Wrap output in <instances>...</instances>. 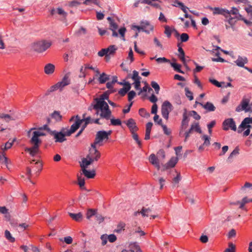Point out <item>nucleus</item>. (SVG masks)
Returning <instances> with one entry per match:
<instances>
[{
  "label": "nucleus",
  "mask_w": 252,
  "mask_h": 252,
  "mask_svg": "<svg viewBox=\"0 0 252 252\" xmlns=\"http://www.w3.org/2000/svg\"><path fill=\"white\" fill-rule=\"evenodd\" d=\"M55 66L53 64L48 63L44 67V72L46 74L49 75L54 73Z\"/></svg>",
  "instance_id": "20"
},
{
  "label": "nucleus",
  "mask_w": 252,
  "mask_h": 252,
  "mask_svg": "<svg viewBox=\"0 0 252 252\" xmlns=\"http://www.w3.org/2000/svg\"><path fill=\"white\" fill-rule=\"evenodd\" d=\"M173 2V6L176 7L179 6L185 13H186L187 12V9L188 8L187 6H185L183 3L180 2L177 0H175Z\"/></svg>",
  "instance_id": "23"
},
{
  "label": "nucleus",
  "mask_w": 252,
  "mask_h": 252,
  "mask_svg": "<svg viewBox=\"0 0 252 252\" xmlns=\"http://www.w3.org/2000/svg\"><path fill=\"white\" fill-rule=\"evenodd\" d=\"M81 3V2L80 1H78L76 0H72L69 1L68 3V5L69 7H77Z\"/></svg>",
  "instance_id": "45"
},
{
  "label": "nucleus",
  "mask_w": 252,
  "mask_h": 252,
  "mask_svg": "<svg viewBox=\"0 0 252 252\" xmlns=\"http://www.w3.org/2000/svg\"><path fill=\"white\" fill-rule=\"evenodd\" d=\"M68 215L72 220L76 221H80L83 219V215L81 212L77 214L68 213Z\"/></svg>",
  "instance_id": "21"
},
{
  "label": "nucleus",
  "mask_w": 252,
  "mask_h": 252,
  "mask_svg": "<svg viewBox=\"0 0 252 252\" xmlns=\"http://www.w3.org/2000/svg\"><path fill=\"white\" fill-rule=\"evenodd\" d=\"M150 162L154 165L158 170L160 168L159 162L155 155L151 154L149 157Z\"/></svg>",
  "instance_id": "19"
},
{
  "label": "nucleus",
  "mask_w": 252,
  "mask_h": 252,
  "mask_svg": "<svg viewBox=\"0 0 252 252\" xmlns=\"http://www.w3.org/2000/svg\"><path fill=\"white\" fill-rule=\"evenodd\" d=\"M252 124V117L245 118L242 122L238 128V132L241 133L243 130L246 128H250L251 127L250 124Z\"/></svg>",
  "instance_id": "8"
},
{
  "label": "nucleus",
  "mask_w": 252,
  "mask_h": 252,
  "mask_svg": "<svg viewBox=\"0 0 252 252\" xmlns=\"http://www.w3.org/2000/svg\"><path fill=\"white\" fill-rule=\"evenodd\" d=\"M56 14L61 16V20L62 21L65 20L67 15V12L61 7H58L57 9H52L51 10V14L52 15H54Z\"/></svg>",
  "instance_id": "10"
},
{
  "label": "nucleus",
  "mask_w": 252,
  "mask_h": 252,
  "mask_svg": "<svg viewBox=\"0 0 252 252\" xmlns=\"http://www.w3.org/2000/svg\"><path fill=\"white\" fill-rule=\"evenodd\" d=\"M74 118H75V123L71 125L70 129L69 130L66 131V135L67 136H70L72 133L75 132L83 123V120H81L78 115L72 117L70 119V121H73Z\"/></svg>",
  "instance_id": "4"
},
{
  "label": "nucleus",
  "mask_w": 252,
  "mask_h": 252,
  "mask_svg": "<svg viewBox=\"0 0 252 252\" xmlns=\"http://www.w3.org/2000/svg\"><path fill=\"white\" fill-rule=\"evenodd\" d=\"M191 126L193 127V131H195L199 133H202V130L198 123H193L191 124Z\"/></svg>",
  "instance_id": "39"
},
{
  "label": "nucleus",
  "mask_w": 252,
  "mask_h": 252,
  "mask_svg": "<svg viewBox=\"0 0 252 252\" xmlns=\"http://www.w3.org/2000/svg\"><path fill=\"white\" fill-rule=\"evenodd\" d=\"M223 129L228 130L229 129L233 131L237 129L235 122L232 118H228L225 120L222 123Z\"/></svg>",
  "instance_id": "6"
},
{
  "label": "nucleus",
  "mask_w": 252,
  "mask_h": 252,
  "mask_svg": "<svg viewBox=\"0 0 252 252\" xmlns=\"http://www.w3.org/2000/svg\"><path fill=\"white\" fill-rule=\"evenodd\" d=\"M209 81L211 83H212L213 85H215L216 86H217L218 87H221V83L224 84V82L220 83L217 80H216L215 79H209Z\"/></svg>",
  "instance_id": "56"
},
{
  "label": "nucleus",
  "mask_w": 252,
  "mask_h": 252,
  "mask_svg": "<svg viewBox=\"0 0 252 252\" xmlns=\"http://www.w3.org/2000/svg\"><path fill=\"white\" fill-rule=\"evenodd\" d=\"M156 61L158 63H170V61L164 57L158 58L156 59Z\"/></svg>",
  "instance_id": "60"
},
{
  "label": "nucleus",
  "mask_w": 252,
  "mask_h": 252,
  "mask_svg": "<svg viewBox=\"0 0 252 252\" xmlns=\"http://www.w3.org/2000/svg\"><path fill=\"white\" fill-rule=\"evenodd\" d=\"M190 115L192 116L195 120H198L200 119V116L195 111H190Z\"/></svg>",
  "instance_id": "64"
},
{
  "label": "nucleus",
  "mask_w": 252,
  "mask_h": 252,
  "mask_svg": "<svg viewBox=\"0 0 252 252\" xmlns=\"http://www.w3.org/2000/svg\"><path fill=\"white\" fill-rule=\"evenodd\" d=\"M0 118L3 120V121L6 123H9L11 121L15 120V119L12 116L4 113H0Z\"/></svg>",
  "instance_id": "24"
},
{
  "label": "nucleus",
  "mask_w": 252,
  "mask_h": 252,
  "mask_svg": "<svg viewBox=\"0 0 252 252\" xmlns=\"http://www.w3.org/2000/svg\"><path fill=\"white\" fill-rule=\"evenodd\" d=\"M78 185L81 189H85V180L83 178H82L81 177L78 176L77 177Z\"/></svg>",
  "instance_id": "49"
},
{
  "label": "nucleus",
  "mask_w": 252,
  "mask_h": 252,
  "mask_svg": "<svg viewBox=\"0 0 252 252\" xmlns=\"http://www.w3.org/2000/svg\"><path fill=\"white\" fill-rule=\"evenodd\" d=\"M52 45V42L46 40H41L34 42L31 45V49L32 51L42 53L49 48Z\"/></svg>",
  "instance_id": "3"
},
{
  "label": "nucleus",
  "mask_w": 252,
  "mask_h": 252,
  "mask_svg": "<svg viewBox=\"0 0 252 252\" xmlns=\"http://www.w3.org/2000/svg\"><path fill=\"white\" fill-rule=\"evenodd\" d=\"M195 103L199 104L209 112L214 111L216 109V107L213 104L210 102H207L205 104H203L202 103L198 102L197 101H196Z\"/></svg>",
  "instance_id": "17"
},
{
  "label": "nucleus",
  "mask_w": 252,
  "mask_h": 252,
  "mask_svg": "<svg viewBox=\"0 0 252 252\" xmlns=\"http://www.w3.org/2000/svg\"><path fill=\"white\" fill-rule=\"evenodd\" d=\"M158 124L161 126L165 134L169 135L171 134V130L168 128L166 126L162 124V120L161 119H160V120L158 121Z\"/></svg>",
  "instance_id": "27"
},
{
  "label": "nucleus",
  "mask_w": 252,
  "mask_h": 252,
  "mask_svg": "<svg viewBox=\"0 0 252 252\" xmlns=\"http://www.w3.org/2000/svg\"><path fill=\"white\" fill-rule=\"evenodd\" d=\"M83 174L88 178H94L95 175V171L94 170L92 171H88L87 169H84L82 171Z\"/></svg>",
  "instance_id": "25"
},
{
  "label": "nucleus",
  "mask_w": 252,
  "mask_h": 252,
  "mask_svg": "<svg viewBox=\"0 0 252 252\" xmlns=\"http://www.w3.org/2000/svg\"><path fill=\"white\" fill-rule=\"evenodd\" d=\"M96 220L99 223H101L103 221L104 218L102 217L101 214L96 213L95 216Z\"/></svg>",
  "instance_id": "57"
},
{
  "label": "nucleus",
  "mask_w": 252,
  "mask_h": 252,
  "mask_svg": "<svg viewBox=\"0 0 252 252\" xmlns=\"http://www.w3.org/2000/svg\"><path fill=\"white\" fill-rule=\"evenodd\" d=\"M229 247L225 249L224 252H235V247L232 243L229 244Z\"/></svg>",
  "instance_id": "52"
},
{
  "label": "nucleus",
  "mask_w": 252,
  "mask_h": 252,
  "mask_svg": "<svg viewBox=\"0 0 252 252\" xmlns=\"http://www.w3.org/2000/svg\"><path fill=\"white\" fill-rule=\"evenodd\" d=\"M152 212V209L150 208L143 207L140 211V214L142 217H148L149 214Z\"/></svg>",
  "instance_id": "34"
},
{
  "label": "nucleus",
  "mask_w": 252,
  "mask_h": 252,
  "mask_svg": "<svg viewBox=\"0 0 252 252\" xmlns=\"http://www.w3.org/2000/svg\"><path fill=\"white\" fill-rule=\"evenodd\" d=\"M213 13L215 14H221L226 17H228L229 13L228 12V10L227 9L219 7H215L214 8Z\"/></svg>",
  "instance_id": "18"
},
{
  "label": "nucleus",
  "mask_w": 252,
  "mask_h": 252,
  "mask_svg": "<svg viewBox=\"0 0 252 252\" xmlns=\"http://www.w3.org/2000/svg\"><path fill=\"white\" fill-rule=\"evenodd\" d=\"M139 115L143 117H148L149 116V114L144 108H140L139 110Z\"/></svg>",
  "instance_id": "48"
},
{
  "label": "nucleus",
  "mask_w": 252,
  "mask_h": 252,
  "mask_svg": "<svg viewBox=\"0 0 252 252\" xmlns=\"http://www.w3.org/2000/svg\"><path fill=\"white\" fill-rule=\"evenodd\" d=\"M172 109V104L168 101H165L161 106V115L162 116L168 120L169 114Z\"/></svg>",
  "instance_id": "5"
},
{
  "label": "nucleus",
  "mask_w": 252,
  "mask_h": 252,
  "mask_svg": "<svg viewBox=\"0 0 252 252\" xmlns=\"http://www.w3.org/2000/svg\"><path fill=\"white\" fill-rule=\"evenodd\" d=\"M15 140H16L15 138L13 139L12 140H11V139L9 140V141L5 144V145L3 147L2 146H1V150L3 151H5V150H7L10 149L13 145V144Z\"/></svg>",
  "instance_id": "31"
},
{
  "label": "nucleus",
  "mask_w": 252,
  "mask_h": 252,
  "mask_svg": "<svg viewBox=\"0 0 252 252\" xmlns=\"http://www.w3.org/2000/svg\"><path fill=\"white\" fill-rule=\"evenodd\" d=\"M100 157V153L98 151H95L93 153L91 150H90V154L87 156L86 158H88V160L89 162H90V164H91L94 161H97Z\"/></svg>",
  "instance_id": "9"
},
{
  "label": "nucleus",
  "mask_w": 252,
  "mask_h": 252,
  "mask_svg": "<svg viewBox=\"0 0 252 252\" xmlns=\"http://www.w3.org/2000/svg\"><path fill=\"white\" fill-rule=\"evenodd\" d=\"M151 85L155 89L156 94H158L160 90V87L158 84L155 81H152Z\"/></svg>",
  "instance_id": "46"
},
{
  "label": "nucleus",
  "mask_w": 252,
  "mask_h": 252,
  "mask_svg": "<svg viewBox=\"0 0 252 252\" xmlns=\"http://www.w3.org/2000/svg\"><path fill=\"white\" fill-rule=\"evenodd\" d=\"M109 80V75H107L105 73L100 74L98 78V81L100 84H103L107 81Z\"/></svg>",
  "instance_id": "29"
},
{
  "label": "nucleus",
  "mask_w": 252,
  "mask_h": 252,
  "mask_svg": "<svg viewBox=\"0 0 252 252\" xmlns=\"http://www.w3.org/2000/svg\"><path fill=\"white\" fill-rule=\"evenodd\" d=\"M172 30L170 29V28L168 26H165V31L164 33L168 37H170Z\"/></svg>",
  "instance_id": "53"
},
{
  "label": "nucleus",
  "mask_w": 252,
  "mask_h": 252,
  "mask_svg": "<svg viewBox=\"0 0 252 252\" xmlns=\"http://www.w3.org/2000/svg\"><path fill=\"white\" fill-rule=\"evenodd\" d=\"M52 117L53 118L55 119L56 121H60L62 118V116L60 115V113L58 111H54V112L52 115Z\"/></svg>",
  "instance_id": "50"
},
{
  "label": "nucleus",
  "mask_w": 252,
  "mask_h": 252,
  "mask_svg": "<svg viewBox=\"0 0 252 252\" xmlns=\"http://www.w3.org/2000/svg\"><path fill=\"white\" fill-rule=\"evenodd\" d=\"M250 104V100L247 98H243L239 104L236 108V111L239 112L247 109Z\"/></svg>",
  "instance_id": "14"
},
{
  "label": "nucleus",
  "mask_w": 252,
  "mask_h": 252,
  "mask_svg": "<svg viewBox=\"0 0 252 252\" xmlns=\"http://www.w3.org/2000/svg\"><path fill=\"white\" fill-rule=\"evenodd\" d=\"M136 95V93L134 91H130L128 94V100L130 101Z\"/></svg>",
  "instance_id": "62"
},
{
  "label": "nucleus",
  "mask_w": 252,
  "mask_h": 252,
  "mask_svg": "<svg viewBox=\"0 0 252 252\" xmlns=\"http://www.w3.org/2000/svg\"><path fill=\"white\" fill-rule=\"evenodd\" d=\"M239 154V149L236 147L235 149L231 153L230 155L227 158V161H231L232 159L234 156H237Z\"/></svg>",
  "instance_id": "33"
},
{
  "label": "nucleus",
  "mask_w": 252,
  "mask_h": 252,
  "mask_svg": "<svg viewBox=\"0 0 252 252\" xmlns=\"http://www.w3.org/2000/svg\"><path fill=\"white\" fill-rule=\"evenodd\" d=\"M248 60L245 57H242L241 56H238V58L236 61H235L236 64L239 67H246L245 64L247 63Z\"/></svg>",
  "instance_id": "16"
},
{
  "label": "nucleus",
  "mask_w": 252,
  "mask_h": 252,
  "mask_svg": "<svg viewBox=\"0 0 252 252\" xmlns=\"http://www.w3.org/2000/svg\"><path fill=\"white\" fill-rule=\"evenodd\" d=\"M0 161H1L2 163H4L7 168H9L8 164L9 162H10V161L8 160V159L5 156L3 153H0Z\"/></svg>",
  "instance_id": "35"
},
{
  "label": "nucleus",
  "mask_w": 252,
  "mask_h": 252,
  "mask_svg": "<svg viewBox=\"0 0 252 252\" xmlns=\"http://www.w3.org/2000/svg\"><path fill=\"white\" fill-rule=\"evenodd\" d=\"M249 202H250V200L247 197H244L241 201L239 208L242 209L245 205Z\"/></svg>",
  "instance_id": "55"
},
{
  "label": "nucleus",
  "mask_w": 252,
  "mask_h": 252,
  "mask_svg": "<svg viewBox=\"0 0 252 252\" xmlns=\"http://www.w3.org/2000/svg\"><path fill=\"white\" fill-rule=\"evenodd\" d=\"M46 134L39 131L33 132V136L30 140V143L33 145L31 148H26L25 151L29 152L31 156L34 157L39 152V147L41 141L38 138L39 136H45Z\"/></svg>",
  "instance_id": "2"
},
{
  "label": "nucleus",
  "mask_w": 252,
  "mask_h": 252,
  "mask_svg": "<svg viewBox=\"0 0 252 252\" xmlns=\"http://www.w3.org/2000/svg\"><path fill=\"white\" fill-rule=\"evenodd\" d=\"M124 123L126 124L128 127L131 133L136 132L138 130V128L136 126L135 121L132 118H130Z\"/></svg>",
  "instance_id": "11"
},
{
  "label": "nucleus",
  "mask_w": 252,
  "mask_h": 252,
  "mask_svg": "<svg viewBox=\"0 0 252 252\" xmlns=\"http://www.w3.org/2000/svg\"><path fill=\"white\" fill-rule=\"evenodd\" d=\"M111 124L113 126H121L122 124L121 121L119 119H110Z\"/></svg>",
  "instance_id": "47"
},
{
  "label": "nucleus",
  "mask_w": 252,
  "mask_h": 252,
  "mask_svg": "<svg viewBox=\"0 0 252 252\" xmlns=\"http://www.w3.org/2000/svg\"><path fill=\"white\" fill-rule=\"evenodd\" d=\"M178 52H179V54L178 55V57L182 61V62H183L184 64L185 65H186V59L185 58V52L182 47H179Z\"/></svg>",
  "instance_id": "30"
},
{
  "label": "nucleus",
  "mask_w": 252,
  "mask_h": 252,
  "mask_svg": "<svg viewBox=\"0 0 252 252\" xmlns=\"http://www.w3.org/2000/svg\"><path fill=\"white\" fill-rule=\"evenodd\" d=\"M129 248H132L133 250H134V252H142V251L140 249V247L139 246L137 243H131L129 245Z\"/></svg>",
  "instance_id": "38"
},
{
  "label": "nucleus",
  "mask_w": 252,
  "mask_h": 252,
  "mask_svg": "<svg viewBox=\"0 0 252 252\" xmlns=\"http://www.w3.org/2000/svg\"><path fill=\"white\" fill-rule=\"evenodd\" d=\"M185 91L186 96L189 98V100H192L193 99V96L192 95V93L191 91H189V89L188 87H186L185 88Z\"/></svg>",
  "instance_id": "42"
},
{
  "label": "nucleus",
  "mask_w": 252,
  "mask_h": 252,
  "mask_svg": "<svg viewBox=\"0 0 252 252\" xmlns=\"http://www.w3.org/2000/svg\"><path fill=\"white\" fill-rule=\"evenodd\" d=\"M142 25L143 27V32L149 34L150 31H153L154 30V26L150 24V22L147 21H142Z\"/></svg>",
  "instance_id": "15"
},
{
  "label": "nucleus",
  "mask_w": 252,
  "mask_h": 252,
  "mask_svg": "<svg viewBox=\"0 0 252 252\" xmlns=\"http://www.w3.org/2000/svg\"><path fill=\"white\" fill-rule=\"evenodd\" d=\"M170 64L171 66L174 68L175 70L179 73H184V72L180 69L181 66L180 64L174 63H171Z\"/></svg>",
  "instance_id": "41"
},
{
  "label": "nucleus",
  "mask_w": 252,
  "mask_h": 252,
  "mask_svg": "<svg viewBox=\"0 0 252 252\" xmlns=\"http://www.w3.org/2000/svg\"><path fill=\"white\" fill-rule=\"evenodd\" d=\"M109 29L111 30H116L118 29V25L114 21L109 23Z\"/></svg>",
  "instance_id": "63"
},
{
  "label": "nucleus",
  "mask_w": 252,
  "mask_h": 252,
  "mask_svg": "<svg viewBox=\"0 0 252 252\" xmlns=\"http://www.w3.org/2000/svg\"><path fill=\"white\" fill-rule=\"evenodd\" d=\"M189 119L187 115L186 110L183 115V120L181 123V130L180 131V135H181L183 130L186 129L188 126Z\"/></svg>",
  "instance_id": "12"
},
{
  "label": "nucleus",
  "mask_w": 252,
  "mask_h": 252,
  "mask_svg": "<svg viewBox=\"0 0 252 252\" xmlns=\"http://www.w3.org/2000/svg\"><path fill=\"white\" fill-rule=\"evenodd\" d=\"M178 160V158L173 157L166 164V168L174 167Z\"/></svg>",
  "instance_id": "28"
},
{
  "label": "nucleus",
  "mask_w": 252,
  "mask_h": 252,
  "mask_svg": "<svg viewBox=\"0 0 252 252\" xmlns=\"http://www.w3.org/2000/svg\"><path fill=\"white\" fill-rule=\"evenodd\" d=\"M50 135L54 136L56 142L60 143L65 141L66 138H65V136H67L66 135V131L63 133L62 132H57L56 130L51 131Z\"/></svg>",
  "instance_id": "7"
},
{
  "label": "nucleus",
  "mask_w": 252,
  "mask_h": 252,
  "mask_svg": "<svg viewBox=\"0 0 252 252\" xmlns=\"http://www.w3.org/2000/svg\"><path fill=\"white\" fill-rule=\"evenodd\" d=\"M189 36L187 33H183L181 35V40L182 42H185L189 40Z\"/></svg>",
  "instance_id": "59"
},
{
  "label": "nucleus",
  "mask_w": 252,
  "mask_h": 252,
  "mask_svg": "<svg viewBox=\"0 0 252 252\" xmlns=\"http://www.w3.org/2000/svg\"><path fill=\"white\" fill-rule=\"evenodd\" d=\"M108 94L105 93L101 94L99 98H94V102L91 105L96 111V115L99 114L101 118L106 120L110 119L112 114L108 104L105 101V100H108Z\"/></svg>",
  "instance_id": "1"
},
{
  "label": "nucleus",
  "mask_w": 252,
  "mask_h": 252,
  "mask_svg": "<svg viewBox=\"0 0 252 252\" xmlns=\"http://www.w3.org/2000/svg\"><path fill=\"white\" fill-rule=\"evenodd\" d=\"M108 137H107L106 133L104 130H100L97 132L95 140L96 143H99V144L105 139H108Z\"/></svg>",
  "instance_id": "13"
},
{
  "label": "nucleus",
  "mask_w": 252,
  "mask_h": 252,
  "mask_svg": "<svg viewBox=\"0 0 252 252\" xmlns=\"http://www.w3.org/2000/svg\"><path fill=\"white\" fill-rule=\"evenodd\" d=\"M90 164V162H89L88 158H83L81 162H80V165L82 171H83L84 169H87L88 166Z\"/></svg>",
  "instance_id": "26"
},
{
  "label": "nucleus",
  "mask_w": 252,
  "mask_h": 252,
  "mask_svg": "<svg viewBox=\"0 0 252 252\" xmlns=\"http://www.w3.org/2000/svg\"><path fill=\"white\" fill-rule=\"evenodd\" d=\"M4 236L6 239L10 242H14L15 241V238L12 236L10 232L6 230L4 232Z\"/></svg>",
  "instance_id": "36"
},
{
  "label": "nucleus",
  "mask_w": 252,
  "mask_h": 252,
  "mask_svg": "<svg viewBox=\"0 0 252 252\" xmlns=\"http://www.w3.org/2000/svg\"><path fill=\"white\" fill-rule=\"evenodd\" d=\"M152 126L153 123L152 122H148L146 124V133L145 136V139L146 140H149L150 138V133Z\"/></svg>",
  "instance_id": "22"
},
{
  "label": "nucleus",
  "mask_w": 252,
  "mask_h": 252,
  "mask_svg": "<svg viewBox=\"0 0 252 252\" xmlns=\"http://www.w3.org/2000/svg\"><path fill=\"white\" fill-rule=\"evenodd\" d=\"M69 73L66 74L62 80L66 85H68L70 84V80L69 79Z\"/></svg>",
  "instance_id": "51"
},
{
  "label": "nucleus",
  "mask_w": 252,
  "mask_h": 252,
  "mask_svg": "<svg viewBox=\"0 0 252 252\" xmlns=\"http://www.w3.org/2000/svg\"><path fill=\"white\" fill-rule=\"evenodd\" d=\"M133 139L136 142L139 147H141V142L139 139L138 135L136 132L131 133Z\"/></svg>",
  "instance_id": "44"
},
{
  "label": "nucleus",
  "mask_w": 252,
  "mask_h": 252,
  "mask_svg": "<svg viewBox=\"0 0 252 252\" xmlns=\"http://www.w3.org/2000/svg\"><path fill=\"white\" fill-rule=\"evenodd\" d=\"M117 48L115 45H110L107 48V53L109 55H113L117 50Z\"/></svg>",
  "instance_id": "40"
},
{
  "label": "nucleus",
  "mask_w": 252,
  "mask_h": 252,
  "mask_svg": "<svg viewBox=\"0 0 252 252\" xmlns=\"http://www.w3.org/2000/svg\"><path fill=\"white\" fill-rule=\"evenodd\" d=\"M228 12L229 13L228 16L232 14L235 16L234 18H236L237 20L239 19L240 17L239 15H241L239 13V10L237 8L235 7H232L230 11L228 10Z\"/></svg>",
  "instance_id": "32"
},
{
  "label": "nucleus",
  "mask_w": 252,
  "mask_h": 252,
  "mask_svg": "<svg viewBox=\"0 0 252 252\" xmlns=\"http://www.w3.org/2000/svg\"><path fill=\"white\" fill-rule=\"evenodd\" d=\"M126 31V29L125 28H121L119 30V33L121 36V37L123 38V40L124 41L125 40V33Z\"/></svg>",
  "instance_id": "61"
},
{
  "label": "nucleus",
  "mask_w": 252,
  "mask_h": 252,
  "mask_svg": "<svg viewBox=\"0 0 252 252\" xmlns=\"http://www.w3.org/2000/svg\"><path fill=\"white\" fill-rule=\"evenodd\" d=\"M96 214V212L95 210L89 209L86 213V218L87 219L90 220L93 216H95Z\"/></svg>",
  "instance_id": "37"
},
{
  "label": "nucleus",
  "mask_w": 252,
  "mask_h": 252,
  "mask_svg": "<svg viewBox=\"0 0 252 252\" xmlns=\"http://www.w3.org/2000/svg\"><path fill=\"white\" fill-rule=\"evenodd\" d=\"M131 78L132 79V80H141V77H140L139 76V73H138V72L136 71V70H134L133 71V75L131 77Z\"/></svg>",
  "instance_id": "58"
},
{
  "label": "nucleus",
  "mask_w": 252,
  "mask_h": 252,
  "mask_svg": "<svg viewBox=\"0 0 252 252\" xmlns=\"http://www.w3.org/2000/svg\"><path fill=\"white\" fill-rule=\"evenodd\" d=\"M98 55L100 57H103L105 55L106 58H107L108 56L107 48L101 49L98 52Z\"/></svg>",
  "instance_id": "54"
},
{
  "label": "nucleus",
  "mask_w": 252,
  "mask_h": 252,
  "mask_svg": "<svg viewBox=\"0 0 252 252\" xmlns=\"http://www.w3.org/2000/svg\"><path fill=\"white\" fill-rule=\"evenodd\" d=\"M83 3L87 5H91L93 4L98 5V0H84L83 2Z\"/></svg>",
  "instance_id": "43"
}]
</instances>
